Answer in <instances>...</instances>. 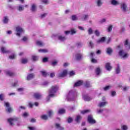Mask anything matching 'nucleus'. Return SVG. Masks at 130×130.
I'll use <instances>...</instances> for the list:
<instances>
[{
  "label": "nucleus",
  "mask_w": 130,
  "mask_h": 130,
  "mask_svg": "<svg viewBox=\"0 0 130 130\" xmlns=\"http://www.w3.org/2000/svg\"><path fill=\"white\" fill-rule=\"evenodd\" d=\"M112 25H110L109 26V27H108V32H111V31H112Z\"/></svg>",
  "instance_id": "nucleus-54"
},
{
  "label": "nucleus",
  "mask_w": 130,
  "mask_h": 130,
  "mask_svg": "<svg viewBox=\"0 0 130 130\" xmlns=\"http://www.w3.org/2000/svg\"><path fill=\"white\" fill-rule=\"evenodd\" d=\"M106 52L108 54H111V53H112V49H111V48H107Z\"/></svg>",
  "instance_id": "nucleus-36"
},
{
  "label": "nucleus",
  "mask_w": 130,
  "mask_h": 130,
  "mask_svg": "<svg viewBox=\"0 0 130 130\" xmlns=\"http://www.w3.org/2000/svg\"><path fill=\"white\" fill-rule=\"evenodd\" d=\"M41 118L44 120H47L48 119V116L47 115H42L41 116Z\"/></svg>",
  "instance_id": "nucleus-29"
},
{
  "label": "nucleus",
  "mask_w": 130,
  "mask_h": 130,
  "mask_svg": "<svg viewBox=\"0 0 130 130\" xmlns=\"http://www.w3.org/2000/svg\"><path fill=\"white\" fill-rule=\"evenodd\" d=\"M34 78V74H29L27 75L26 80L27 81H30V80H32Z\"/></svg>",
  "instance_id": "nucleus-21"
},
{
  "label": "nucleus",
  "mask_w": 130,
  "mask_h": 130,
  "mask_svg": "<svg viewBox=\"0 0 130 130\" xmlns=\"http://www.w3.org/2000/svg\"><path fill=\"white\" fill-rule=\"evenodd\" d=\"M16 54H13L12 55L9 56V58L10 59H15V58H16Z\"/></svg>",
  "instance_id": "nucleus-50"
},
{
  "label": "nucleus",
  "mask_w": 130,
  "mask_h": 130,
  "mask_svg": "<svg viewBox=\"0 0 130 130\" xmlns=\"http://www.w3.org/2000/svg\"><path fill=\"white\" fill-rule=\"evenodd\" d=\"M67 121H68V123H71V122H73V118L72 117H69L67 119Z\"/></svg>",
  "instance_id": "nucleus-58"
},
{
  "label": "nucleus",
  "mask_w": 130,
  "mask_h": 130,
  "mask_svg": "<svg viewBox=\"0 0 130 130\" xmlns=\"http://www.w3.org/2000/svg\"><path fill=\"white\" fill-rule=\"evenodd\" d=\"M111 88V86L107 85L103 87V90L105 91H108V90H110Z\"/></svg>",
  "instance_id": "nucleus-27"
},
{
  "label": "nucleus",
  "mask_w": 130,
  "mask_h": 130,
  "mask_svg": "<svg viewBox=\"0 0 130 130\" xmlns=\"http://www.w3.org/2000/svg\"><path fill=\"white\" fill-rule=\"evenodd\" d=\"M89 46L91 48H93V47L94 46V44L92 42V41L89 42Z\"/></svg>",
  "instance_id": "nucleus-62"
},
{
  "label": "nucleus",
  "mask_w": 130,
  "mask_h": 130,
  "mask_svg": "<svg viewBox=\"0 0 130 130\" xmlns=\"http://www.w3.org/2000/svg\"><path fill=\"white\" fill-rule=\"evenodd\" d=\"M118 54L119 56H121L122 59H125V58H127L128 57V54L125 53L123 50H120L118 52Z\"/></svg>",
  "instance_id": "nucleus-3"
},
{
  "label": "nucleus",
  "mask_w": 130,
  "mask_h": 130,
  "mask_svg": "<svg viewBox=\"0 0 130 130\" xmlns=\"http://www.w3.org/2000/svg\"><path fill=\"white\" fill-rule=\"evenodd\" d=\"M88 18H89V15L88 14H86V15H83L82 19L83 20V21H86V20H87Z\"/></svg>",
  "instance_id": "nucleus-43"
},
{
  "label": "nucleus",
  "mask_w": 130,
  "mask_h": 130,
  "mask_svg": "<svg viewBox=\"0 0 130 130\" xmlns=\"http://www.w3.org/2000/svg\"><path fill=\"white\" fill-rule=\"evenodd\" d=\"M82 84H83V81L80 80L75 83L74 87H79V86H81V85Z\"/></svg>",
  "instance_id": "nucleus-23"
},
{
  "label": "nucleus",
  "mask_w": 130,
  "mask_h": 130,
  "mask_svg": "<svg viewBox=\"0 0 130 130\" xmlns=\"http://www.w3.org/2000/svg\"><path fill=\"white\" fill-rule=\"evenodd\" d=\"M84 86L85 87H86V88H90V87H91V84H90V82L89 81L85 82Z\"/></svg>",
  "instance_id": "nucleus-38"
},
{
  "label": "nucleus",
  "mask_w": 130,
  "mask_h": 130,
  "mask_svg": "<svg viewBox=\"0 0 130 130\" xmlns=\"http://www.w3.org/2000/svg\"><path fill=\"white\" fill-rule=\"evenodd\" d=\"M16 31L17 32L16 33L17 36H21V34L24 32V29L21 27V26H17L16 28Z\"/></svg>",
  "instance_id": "nucleus-5"
},
{
  "label": "nucleus",
  "mask_w": 130,
  "mask_h": 130,
  "mask_svg": "<svg viewBox=\"0 0 130 130\" xmlns=\"http://www.w3.org/2000/svg\"><path fill=\"white\" fill-rule=\"evenodd\" d=\"M121 129L122 130H127L128 128L127 125H123L121 126Z\"/></svg>",
  "instance_id": "nucleus-52"
},
{
  "label": "nucleus",
  "mask_w": 130,
  "mask_h": 130,
  "mask_svg": "<svg viewBox=\"0 0 130 130\" xmlns=\"http://www.w3.org/2000/svg\"><path fill=\"white\" fill-rule=\"evenodd\" d=\"M120 9L122 13H126L127 11V4L125 2H122L120 4Z\"/></svg>",
  "instance_id": "nucleus-2"
},
{
  "label": "nucleus",
  "mask_w": 130,
  "mask_h": 130,
  "mask_svg": "<svg viewBox=\"0 0 130 130\" xmlns=\"http://www.w3.org/2000/svg\"><path fill=\"white\" fill-rule=\"evenodd\" d=\"M34 97L35 98H42L43 97L42 93L40 92H36L34 93Z\"/></svg>",
  "instance_id": "nucleus-13"
},
{
  "label": "nucleus",
  "mask_w": 130,
  "mask_h": 130,
  "mask_svg": "<svg viewBox=\"0 0 130 130\" xmlns=\"http://www.w3.org/2000/svg\"><path fill=\"white\" fill-rule=\"evenodd\" d=\"M5 73L6 74V75H7V76H9L10 77H13V76H14V73L12 72V71L9 70H5Z\"/></svg>",
  "instance_id": "nucleus-15"
},
{
  "label": "nucleus",
  "mask_w": 130,
  "mask_h": 130,
  "mask_svg": "<svg viewBox=\"0 0 130 130\" xmlns=\"http://www.w3.org/2000/svg\"><path fill=\"white\" fill-rule=\"evenodd\" d=\"M75 58L77 60H80L83 58V54L81 53H77L75 55Z\"/></svg>",
  "instance_id": "nucleus-16"
},
{
  "label": "nucleus",
  "mask_w": 130,
  "mask_h": 130,
  "mask_svg": "<svg viewBox=\"0 0 130 130\" xmlns=\"http://www.w3.org/2000/svg\"><path fill=\"white\" fill-rule=\"evenodd\" d=\"M5 106H6L7 109V111L9 112V113L12 112L13 111V109L11 107V106L10 105V103L8 102H5Z\"/></svg>",
  "instance_id": "nucleus-7"
},
{
  "label": "nucleus",
  "mask_w": 130,
  "mask_h": 130,
  "mask_svg": "<svg viewBox=\"0 0 130 130\" xmlns=\"http://www.w3.org/2000/svg\"><path fill=\"white\" fill-rule=\"evenodd\" d=\"M128 89H129V86H124L122 87V91H123L124 92H126V91L128 90Z\"/></svg>",
  "instance_id": "nucleus-28"
},
{
  "label": "nucleus",
  "mask_w": 130,
  "mask_h": 130,
  "mask_svg": "<svg viewBox=\"0 0 130 130\" xmlns=\"http://www.w3.org/2000/svg\"><path fill=\"white\" fill-rule=\"evenodd\" d=\"M38 52L42 53H46L48 52V50L47 49H39Z\"/></svg>",
  "instance_id": "nucleus-32"
},
{
  "label": "nucleus",
  "mask_w": 130,
  "mask_h": 130,
  "mask_svg": "<svg viewBox=\"0 0 130 130\" xmlns=\"http://www.w3.org/2000/svg\"><path fill=\"white\" fill-rule=\"evenodd\" d=\"M106 40V38L105 37H103L101 38L100 39L98 40L96 42L98 44H100V43H103L105 42Z\"/></svg>",
  "instance_id": "nucleus-11"
},
{
  "label": "nucleus",
  "mask_w": 130,
  "mask_h": 130,
  "mask_svg": "<svg viewBox=\"0 0 130 130\" xmlns=\"http://www.w3.org/2000/svg\"><path fill=\"white\" fill-rule=\"evenodd\" d=\"M103 111H104V109H102V108L96 109L97 114H102V113H103Z\"/></svg>",
  "instance_id": "nucleus-26"
},
{
  "label": "nucleus",
  "mask_w": 130,
  "mask_h": 130,
  "mask_svg": "<svg viewBox=\"0 0 130 130\" xmlns=\"http://www.w3.org/2000/svg\"><path fill=\"white\" fill-rule=\"evenodd\" d=\"M55 126L58 130H63V127L60 126V124L56 123Z\"/></svg>",
  "instance_id": "nucleus-30"
},
{
  "label": "nucleus",
  "mask_w": 130,
  "mask_h": 130,
  "mask_svg": "<svg viewBox=\"0 0 130 130\" xmlns=\"http://www.w3.org/2000/svg\"><path fill=\"white\" fill-rule=\"evenodd\" d=\"M88 122H89V123H96V121L95 120H94L92 115L88 116Z\"/></svg>",
  "instance_id": "nucleus-10"
},
{
  "label": "nucleus",
  "mask_w": 130,
  "mask_h": 130,
  "mask_svg": "<svg viewBox=\"0 0 130 130\" xmlns=\"http://www.w3.org/2000/svg\"><path fill=\"white\" fill-rule=\"evenodd\" d=\"M89 112H91V110H85L81 111L82 114H86V113H89Z\"/></svg>",
  "instance_id": "nucleus-39"
},
{
  "label": "nucleus",
  "mask_w": 130,
  "mask_h": 130,
  "mask_svg": "<svg viewBox=\"0 0 130 130\" xmlns=\"http://www.w3.org/2000/svg\"><path fill=\"white\" fill-rule=\"evenodd\" d=\"M27 62H28V59L27 58H22L21 59V63L25 64V63H27Z\"/></svg>",
  "instance_id": "nucleus-44"
},
{
  "label": "nucleus",
  "mask_w": 130,
  "mask_h": 130,
  "mask_svg": "<svg viewBox=\"0 0 130 130\" xmlns=\"http://www.w3.org/2000/svg\"><path fill=\"white\" fill-rule=\"evenodd\" d=\"M41 2L42 4H44L45 5H48L49 4L48 0H41Z\"/></svg>",
  "instance_id": "nucleus-53"
},
{
  "label": "nucleus",
  "mask_w": 130,
  "mask_h": 130,
  "mask_svg": "<svg viewBox=\"0 0 130 130\" xmlns=\"http://www.w3.org/2000/svg\"><path fill=\"white\" fill-rule=\"evenodd\" d=\"M124 45L126 46V47H128V49H130V43L128 44V40H126L124 43Z\"/></svg>",
  "instance_id": "nucleus-35"
},
{
  "label": "nucleus",
  "mask_w": 130,
  "mask_h": 130,
  "mask_svg": "<svg viewBox=\"0 0 130 130\" xmlns=\"http://www.w3.org/2000/svg\"><path fill=\"white\" fill-rule=\"evenodd\" d=\"M37 9V5L36 4H31L30 10L31 12H36V10Z\"/></svg>",
  "instance_id": "nucleus-14"
},
{
  "label": "nucleus",
  "mask_w": 130,
  "mask_h": 130,
  "mask_svg": "<svg viewBox=\"0 0 130 130\" xmlns=\"http://www.w3.org/2000/svg\"><path fill=\"white\" fill-rule=\"evenodd\" d=\"M105 68L107 71H110L112 69V67L110 65V63L108 62L105 64Z\"/></svg>",
  "instance_id": "nucleus-19"
},
{
  "label": "nucleus",
  "mask_w": 130,
  "mask_h": 130,
  "mask_svg": "<svg viewBox=\"0 0 130 130\" xmlns=\"http://www.w3.org/2000/svg\"><path fill=\"white\" fill-rule=\"evenodd\" d=\"M49 117H51L53 115V111L50 110L47 112Z\"/></svg>",
  "instance_id": "nucleus-33"
},
{
  "label": "nucleus",
  "mask_w": 130,
  "mask_h": 130,
  "mask_svg": "<svg viewBox=\"0 0 130 130\" xmlns=\"http://www.w3.org/2000/svg\"><path fill=\"white\" fill-rule=\"evenodd\" d=\"M96 4L98 7H101V6L103 5V2H102V0H97Z\"/></svg>",
  "instance_id": "nucleus-25"
},
{
  "label": "nucleus",
  "mask_w": 130,
  "mask_h": 130,
  "mask_svg": "<svg viewBox=\"0 0 130 130\" xmlns=\"http://www.w3.org/2000/svg\"><path fill=\"white\" fill-rule=\"evenodd\" d=\"M57 38L61 42H63V41H66V40H67V37L62 36V35H58L57 36Z\"/></svg>",
  "instance_id": "nucleus-12"
},
{
  "label": "nucleus",
  "mask_w": 130,
  "mask_h": 130,
  "mask_svg": "<svg viewBox=\"0 0 130 130\" xmlns=\"http://www.w3.org/2000/svg\"><path fill=\"white\" fill-rule=\"evenodd\" d=\"M25 8H28V5H25V6L19 5L16 7V9L18 12H23L25 10Z\"/></svg>",
  "instance_id": "nucleus-6"
},
{
  "label": "nucleus",
  "mask_w": 130,
  "mask_h": 130,
  "mask_svg": "<svg viewBox=\"0 0 130 130\" xmlns=\"http://www.w3.org/2000/svg\"><path fill=\"white\" fill-rule=\"evenodd\" d=\"M76 33H77V30L75 29H72L70 31V34L71 35H74V34H76Z\"/></svg>",
  "instance_id": "nucleus-48"
},
{
  "label": "nucleus",
  "mask_w": 130,
  "mask_h": 130,
  "mask_svg": "<svg viewBox=\"0 0 130 130\" xmlns=\"http://www.w3.org/2000/svg\"><path fill=\"white\" fill-rule=\"evenodd\" d=\"M76 45L78 48H81L83 46V44L81 42H78L76 44Z\"/></svg>",
  "instance_id": "nucleus-51"
},
{
  "label": "nucleus",
  "mask_w": 130,
  "mask_h": 130,
  "mask_svg": "<svg viewBox=\"0 0 130 130\" xmlns=\"http://www.w3.org/2000/svg\"><path fill=\"white\" fill-rule=\"evenodd\" d=\"M18 81H15L14 83L11 84V87H17L18 86Z\"/></svg>",
  "instance_id": "nucleus-49"
},
{
  "label": "nucleus",
  "mask_w": 130,
  "mask_h": 130,
  "mask_svg": "<svg viewBox=\"0 0 130 130\" xmlns=\"http://www.w3.org/2000/svg\"><path fill=\"white\" fill-rule=\"evenodd\" d=\"M25 88L21 87L17 89L18 92H24Z\"/></svg>",
  "instance_id": "nucleus-56"
},
{
  "label": "nucleus",
  "mask_w": 130,
  "mask_h": 130,
  "mask_svg": "<svg viewBox=\"0 0 130 130\" xmlns=\"http://www.w3.org/2000/svg\"><path fill=\"white\" fill-rule=\"evenodd\" d=\"M36 44L38 46H40V47H42V46H44V43H43L41 41H37L36 42Z\"/></svg>",
  "instance_id": "nucleus-22"
},
{
  "label": "nucleus",
  "mask_w": 130,
  "mask_h": 130,
  "mask_svg": "<svg viewBox=\"0 0 130 130\" xmlns=\"http://www.w3.org/2000/svg\"><path fill=\"white\" fill-rule=\"evenodd\" d=\"M58 91V86L53 85L48 90V97L49 98H53L55 97V93Z\"/></svg>",
  "instance_id": "nucleus-1"
},
{
  "label": "nucleus",
  "mask_w": 130,
  "mask_h": 130,
  "mask_svg": "<svg viewBox=\"0 0 130 130\" xmlns=\"http://www.w3.org/2000/svg\"><path fill=\"white\" fill-rule=\"evenodd\" d=\"M91 62L93 63H97V60L96 59L91 58Z\"/></svg>",
  "instance_id": "nucleus-61"
},
{
  "label": "nucleus",
  "mask_w": 130,
  "mask_h": 130,
  "mask_svg": "<svg viewBox=\"0 0 130 130\" xmlns=\"http://www.w3.org/2000/svg\"><path fill=\"white\" fill-rule=\"evenodd\" d=\"M34 105H35V106H38V105H39V104L38 103H33L31 102H28V106L30 108H32L33 106H34Z\"/></svg>",
  "instance_id": "nucleus-17"
},
{
  "label": "nucleus",
  "mask_w": 130,
  "mask_h": 130,
  "mask_svg": "<svg viewBox=\"0 0 130 130\" xmlns=\"http://www.w3.org/2000/svg\"><path fill=\"white\" fill-rule=\"evenodd\" d=\"M41 73L43 77H47L48 74L45 71H41Z\"/></svg>",
  "instance_id": "nucleus-45"
},
{
  "label": "nucleus",
  "mask_w": 130,
  "mask_h": 130,
  "mask_svg": "<svg viewBox=\"0 0 130 130\" xmlns=\"http://www.w3.org/2000/svg\"><path fill=\"white\" fill-rule=\"evenodd\" d=\"M57 64V61H54L51 62V65L53 67H54V66H56Z\"/></svg>",
  "instance_id": "nucleus-60"
},
{
  "label": "nucleus",
  "mask_w": 130,
  "mask_h": 130,
  "mask_svg": "<svg viewBox=\"0 0 130 130\" xmlns=\"http://www.w3.org/2000/svg\"><path fill=\"white\" fill-rule=\"evenodd\" d=\"M94 34H95V36L99 37V36H100V31H99V30H95L94 31Z\"/></svg>",
  "instance_id": "nucleus-46"
},
{
  "label": "nucleus",
  "mask_w": 130,
  "mask_h": 130,
  "mask_svg": "<svg viewBox=\"0 0 130 130\" xmlns=\"http://www.w3.org/2000/svg\"><path fill=\"white\" fill-rule=\"evenodd\" d=\"M66 113V110L63 109H60L58 111L59 114H63V113Z\"/></svg>",
  "instance_id": "nucleus-41"
},
{
  "label": "nucleus",
  "mask_w": 130,
  "mask_h": 130,
  "mask_svg": "<svg viewBox=\"0 0 130 130\" xmlns=\"http://www.w3.org/2000/svg\"><path fill=\"white\" fill-rule=\"evenodd\" d=\"M111 3L113 6H118L119 5V2L116 0H111Z\"/></svg>",
  "instance_id": "nucleus-24"
},
{
  "label": "nucleus",
  "mask_w": 130,
  "mask_h": 130,
  "mask_svg": "<svg viewBox=\"0 0 130 130\" xmlns=\"http://www.w3.org/2000/svg\"><path fill=\"white\" fill-rule=\"evenodd\" d=\"M18 120L17 118H11L8 119V121L10 124V125H14V124L17 122Z\"/></svg>",
  "instance_id": "nucleus-4"
},
{
  "label": "nucleus",
  "mask_w": 130,
  "mask_h": 130,
  "mask_svg": "<svg viewBox=\"0 0 130 130\" xmlns=\"http://www.w3.org/2000/svg\"><path fill=\"white\" fill-rule=\"evenodd\" d=\"M32 60H34V61H36L37 60H38V56H32Z\"/></svg>",
  "instance_id": "nucleus-47"
},
{
  "label": "nucleus",
  "mask_w": 130,
  "mask_h": 130,
  "mask_svg": "<svg viewBox=\"0 0 130 130\" xmlns=\"http://www.w3.org/2000/svg\"><path fill=\"white\" fill-rule=\"evenodd\" d=\"M107 102L106 101H103V102H101L99 103L98 105V107H100V108H101L102 107H105L106 105H107Z\"/></svg>",
  "instance_id": "nucleus-9"
},
{
  "label": "nucleus",
  "mask_w": 130,
  "mask_h": 130,
  "mask_svg": "<svg viewBox=\"0 0 130 130\" xmlns=\"http://www.w3.org/2000/svg\"><path fill=\"white\" fill-rule=\"evenodd\" d=\"M119 73H120V67H119V64H118L116 68V73L119 74Z\"/></svg>",
  "instance_id": "nucleus-37"
},
{
  "label": "nucleus",
  "mask_w": 130,
  "mask_h": 130,
  "mask_svg": "<svg viewBox=\"0 0 130 130\" xmlns=\"http://www.w3.org/2000/svg\"><path fill=\"white\" fill-rule=\"evenodd\" d=\"M72 21H77V20H79V18H78V16H77L76 15H73L72 16Z\"/></svg>",
  "instance_id": "nucleus-40"
},
{
  "label": "nucleus",
  "mask_w": 130,
  "mask_h": 130,
  "mask_svg": "<svg viewBox=\"0 0 130 130\" xmlns=\"http://www.w3.org/2000/svg\"><path fill=\"white\" fill-rule=\"evenodd\" d=\"M1 51L2 53H9L10 51L6 48V47H2L1 48Z\"/></svg>",
  "instance_id": "nucleus-18"
},
{
  "label": "nucleus",
  "mask_w": 130,
  "mask_h": 130,
  "mask_svg": "<svg viewBox=\"0 0 130 130\" xmlns=\"http://www.w3.org/2000/svg\"><path fill=\"white\" fill-rule=\"evenodd\" d=\"M82 119V117L80 115H77L75 118L76 122H80V120Z\"/></svg>",
  "instance_id": "nucleus-31"
},
{
  "label": "nucleus",
  "mask_w": 130,
  "mask_h": 130,
  "mask_svg": "<svg viewBox=\"0 0 130 130\" xmlns=\"http://www.w3.org/2000/svg\"><path fill=\"white\" fill-rule=\"evenodd\" d=\"M29 113L25 112L23 114L22 116L23 117H27Z\"/></svg>",
  "instance_id": "nucleus-63"
},
{
  "label": "nucleus",
  "mask_w": 130,
  "mask_h": 130,
  "mask_svg": "<svg viewBox=\"0 0 130 130\" xmlns=\"http://www.w3.org/2000/svg\"><path fill=\"white\" fill-rule=\"evenodd\" d=\"M95 73L96 76H100V74H101V69H100V68H96L95 70Z\"/></svg>",
  "instance_id": "nucleus-20"
},
{
  "label": "nucleus",
  "mask_w": 130,
  "mask_h": 130,
  "mask_svg": "<svg viewBox=\"0 0 130 130\" xmlns=\"http://www.w3.org/2000/svg\"><path fill=\"white\" fill-rule=\"evenodd\" d=\"M28 128L29 130H35V127H31V126H28Z\"/></svg>",
  "instance_id": "nucleus-64"
},
{
  "label": "nucleus",
  "mask_w": 130,
  "mask_h": 130,
  "mask_svg": "<svg viewBox=\"0 0 130 130\" xmlns=\"http://www.w3.org/2000/svg\"><path fill=\"white\" fill-rule=\"evenodd\" d=\"M87 32L88 33V35H92V34H93V29H92V28H88Z\"/></svg>",
  "instance_id": "nucleus-42"
},
{
  "label": "nucleus",
  "mask_w": 130,
  "mask_h": 130,
  "mask_svg": "<svg viewBox=\"0 0 130 130\" xmlns=\"http://www.w3.org/2000/svg\"><path fill=\"white\" fill-rule=\"evenodd\" d=\"M105 22H106V18H103L102 19H101L99 23L100 24H103V23H105Z\"/></svg>",
  "instance_id": "nucleus-55"
},
{
  "label": "nucleus",
  "mask_w": 130,
  "mask_h": 130,
  "mask_svg": "<svg viewBox=\"0 0 130 130\" xmlns=\"http://www.w3.org/2000/svg\"><path fill=\"white\" fill-rule=\"evenodd\" d=\"M8 22H9V17H8V16L4 17L3 23L4 24H8Z\"/></svg>",
  "instance_id": "nucleus-34"
},
{
  "label": "nucleus",
  "mask_w": 130,
  "mask_h": 130,
  "mask_svg": "<svg viewBox=\"0 0 130 130\" xmlns=\"http://www.w3.org/2000/svg\"><path fill=\"white\" fill-rule=\"evenodd\" d=\"M83 100L85 102H89V101H91V98H83Z\"/></svg>",
  "instance_id": "nucleus-59"
},
{
  "label": "nucleus",
  "mask_w": 130,
  "mask_h": 130,
  "mask_svg": "<svg viewBox=\"0 0 130 130\" xmlns=\"http://www.w3.org/2000/svg\"><path fill=\"white\" fill-rule=\"evenodd\" d=\"M66 101H68L69 102H71V101H74L75 99L74 98H67L66 99Z\"/></svg>",
  "instance_id": "nucleus-57"
},
{
  "label": "nucleus",
  "mask_w": 130,
  "mask_h": 130,
  "mask_svg": "<svg viewBox=\"0 0 130 130\" xmlns=\"http://www.w3.org/2000/svg\"><path fill=\"white\" fill-rule=\"evenodd\" d=\"M67 74H68V71L66 70H63L62 72L58 74V78H63V77L67 76Z\"/></svg>",
  "instance_id": "nucleus-8"
}]
</instances>
